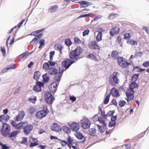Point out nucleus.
<instances>
[{
	"label": "nucleus",
	"instance_id": "f257e3e1",
	"mask_svg": "<svg viewBox=\"0 0 149 149\" xmlns=\"http://www.w3.org/2000/svg\"><path fill=\"white\" fill-rule=\"evenodd\" d=\"M119 73L116 72H113L112 75H110L109 78V82L110 85L112 86H115L116 84H118L119 79L117 77V74Z\"/></svg>",
	"mask_w": 149,
	"mask_h": 149
},
{
	"label": "nucleus",
	"instance_id": "f03ea898",
	"mask_svg": "<svg viewBox=\"0 0 149 149\" xmlns=\"http://www.w3.org/2000/svg\"><path fill=\"white\" fill-rule=\"evenodd\" d=\"M2 128L0 129L1 134L4 137L6 135L10 132L11 127L10 125L6 123H3Z\"/></svg>",
	"mask_w": 149,
	"mask_h": 149
},
{
	"label": "nucleus",
	"instance_id": "7ed1b4c3",
	"mask_svg": "<svg viewBox=\"0 0 149 149\" xmlns=\"http://www.w3.org/2000/svg\"><path fill=\"white\" fill-rule=\"evenodd\" d=\"M44 98L47 103L50 105L52 104L55 100V98L53 96L52 93L49 91L45 93Z\"/></svg>",
	"mask_w": 149,
	"mask_h": 149
},
{
	"label": "nucleus",
	"instance_id": "20e7f679",
	"mask_svg": "<svg viewBox=\"0 0 149 149\" xmlns=\"http://www.w3.org/2000/svg\"><path fill=\"white\" fill-rule=\"evenodd\" d=\"M83 51L80 47H77L74 50H72L69 53L72 57L79 58V56L83 52Z\"/></svg>",
	"mask_w": 149,
	"mask_h": 149
},
{
	"label": "nucleus",
	"instance_id": "39448f33",
	"mask_svg": "<svg viewBox=\"0 0 149 149\" xmlns=\"http://www.w3.org/2000/svg\"><path fill=\"white\" fill-rule=\"evenodd\" d=\"M36 84L33 87V90L36 92H40L42 91L41 87H43L45 86V83L42 81L36 80Z\"/></svg>",
	"mask_w": 149,
	"mask_h": 149
},
{
	"label": "nucleus",
	"instance_id": "423d86ee",
	"mask_svg": "<svg viewBox=\"0 0 149 149\" xmlns=\"http://www.w3.org/2000/svg\"><path fill=\"white\" fill-rule=\"evenodd\" d=\"M49 112V111L48 109L46 110L43 109L40 110L36 113L35 116L37 119H41L45 117Z\"/></svg>",
	"mask_w": 149,
	"mask_h": 149
},
{
	"label": "nucleus",
	"instance_id": "0eeeda50",
	"mask_svg": "<svg viewBox=\"0 0 149 149\" xmlns=\"http://www.w3.org/2000/svg\"><path fill=\"white\" fill-rule=\"evenodd\" d=\"M59 83L56 82H53L48 86L50 92L54 94L56 91Z\"/></svg>",
	"mask_w": 149,
	"mask_h": 149
},
{
	"label": "nucleus",
	"instance_id": "6e6552de",
	"mask_svg": "<svg viewBox=\"0 0 149 149\" xmlns=\"http://www.w3.org/2000/svg\"><path fill=\"white\" fill-rule=\"evenodd\" d=\"M81 126L84 129H88L90 128L91 124L90 120L88 119H82L80 120Z\"/></svg>",
	"mask_w": 149,
	"mask_h": 149
},
{
	"label": "nucleus",
	"instance_id": "1a4fd4ad",
	"mask_svg": "<svg viewBox=\"0 0 149 149\" xmlns=\"http://www.w3.org/2000/svg\"><path fill=\"white\" fill-rule=\"evenodd\" d=\"M68 125L70 127L71 129L73 131L77 132L80 128L79 125L76 122H72L70 123H68Z\"/></svg>",
	"mask_w": 149,
	"mask_h": 149
},
{
	"label": "nucleus",
	"instance_id": "9d476101",
	"mask_svg": "<svg viewBox=\"0 0 149 149\" xmlns=\"http://www.w3.org/2000/svg\"><path fill=\"white\" fill-rule=\"evenodd\" d=\"M110 96L112 95L114 97H118L120 96L118 90L115 87H113L110 90V92L108 93Z\"/></svg>",
	"mask_w": 149,
	"mask_h": 149
},
{
	"label": "nucleus",
	"instance_id": "9b49d317",
	"mask_svg": "<svg viewBox=\"0 0 149 149\" xmlns=\"http://www.w3.org/2000/svg\"><path fill=\"white\" fill-rule=\"evenodd\" d=\"M20 132V131L19 130H15L12 131L8 133L6 135V137L7 136L9 137L11 140H13L14 138V137H16L17 136V134Z\"/></svg>",
	"mask_w": 149,
	"mask_h": 149
},
{
	"label": "nucleus",
	"instance_id": "f8f14e48",
	"mask_svg": "<svg viewBox=\"0 0 149 149\" xmlns=\"http://www.w3.org/2000/svg\"><path fill=\"white\" fill-rule=\"evenodd\" d=\"M74 135L79 140L84 139L81 141L82 143H84L86 140V137L84 136L82 134L79 132H77L74 133Z\"/></svg>",
	"mask_w": 149,
	"mask_h": 149
},
{
	"label": "nucleus",
	"instance_id": "ddd939ff",
	"mask_svg": "<svg viewBox=\"0 0 149 149\" xmlns=\"http://www.w3.org/2000/svg\"><path fill=\"white\" fill-rule=\"evenodd\" d=\"M33 128V126L30 124H28L23 129V132L26 135L29 134L32 130Z\"/></svg>",
	"mask_w": 149,
	"mask_h": 149
},
{
	"label": "nucleus",
	"instance_id": "4468645a",
	"mask_svg": "<svg viewBox=\"0 0 149 149\" xmlns=\"http://www.w3.org/2000/svg\"><path fill=\"white\" fill-rule=\"evenodd\" d=\"M51 130L52 131L56 132H59L61 131L62 128L60 125L57 123H54L50 126Z\"/></svg>",
	"mask_w": 149,
	"mask_h": 149
},
{
	"label": "nucleus",
	"instance_id": "2eb2a0df",
	"mask_svg": "<svg viewBox=\"0 0 149 149\" xmlns=\"http://www.w3.org/2000/svg\"><path fill=\"white\" fill-rule=\"evenodd\" d=\"M25 114L24 112L23 111H20L19 113L16 116L15 120L17 122L21 121L24 117Z\"/></svg>",
	"mask_w": 149,
	"mask_h": 149
},
{
	"label": "nucleus",
	"instance_id": "dca6fc26",
	"mask_svg": "<svg viewBox=\"0 0 149 149\" xmlns=\"http://www.w3.org/2000/svg\"><path fill=\"white\" fill-rule=\"evenodd\" d=\"M104 31V30L102 28H100L97 29V32L98 33L96 38L97 42H99L102 40V32Z\"/></svg>",
	"mask_w": 149,
	"mask_h": 149
},
{
	"label": "nucleus",
	"instance_id": "f3484780",
	"mask_svg": "<svg viewBox=\"0 0 149 149\" xmlns=\"http://www.w3.org/2000/svg\"><path fill=\"white\" fill-rule=\"evenodd\" d=\"M70 54H69V58H68V61H69L70 66L73 63H76L81 58H77L73 56V57L71 56Z\"/></svg>",
	"mask_w": 149,
	"mask_h": 149
},
{
	"label": "nucleus",
	"instance_id": "a211bd4d",
	"mask_svg": "<svg viewBox=\"0 0 149 149\" xmlns=\"http://www.w3.org/2000/svg\"><path fill=\"white\" fill-rule=\"evenodd\" d=\"M119 28L117 26L113 27L109 32L110 35L111 36H113L115 35L118 34L119 32Z\"/></svg>",
	"mask_w": 149,
	"mask_h": 149
},
{
	"label": "nucleus",
	"instance_id": "6ab92c4d",
	"mask_svg": "<svg viewBox=\"0 0 149 149\" xmlns=\"http://www.w3.org/2000/svg\"><path fill=\"white\" fill-rule=\"evenodd\" d=\"M80 5L81 8H84L87 7L89 5H92V3L91 2H89L84 1H81L78 2Z\"/></svg>",
	"mask_w": 149,
	"mask_h": 149
},
{
	"label": "nucleus",
	"instance_id": "aec40b11",
	"mask_svg": "<svg viewBox=\"0 0 149 149\" xmlns=\"http://www.w3.org/2000/svg\"><path fill=\"white\" fill-rule=\"evenodd\" d=\"M89 47L92 49H99L100 47L97 45L95 41L94 42L91 41V43L88 45Z\"/></svg>",
	"mask_w": 149,
	"mask_h": 149
},
{
	"label": "nucleus",
	"instance_id": "412c9836",
	"mask_svg": "<svg viewBox=\"0 0 149 149\" xmlns=\"http://www.w3.org/2000/svg\"><path fill=\"white\" fill-rule=\"evenodd\" d=\"M68 61V58H67L62 62V66L65 69V71L70 67L69 61Z\"/></svg>",
	"mask_w": 149,
	"mask_h": 149
},
{
	"label": "nucleus",
	"instance_id": "4be33fe9",
	"mask_svg": "<svg viewBox=\"0 0 149 149\" xmlns=\"http://www.w3.org/2000/svg\"><path fill=\"white\" fill-rule=\"evenodd\" d=\"M10 118L8 115L2 114L0 116V122L3 123L5 120L6 123L7 122Z\"/></svg>",
	"mask_w": 149,
	"mask_h": 149
},
{
	"label": "nucleus",
	"instance_id": "5701e85b",
	"mask_svg": "<svg viewBox=\"0 0 149 149\" xmlns=\"http://www.w3.org/2000/svg\"><path fill=\"white\" fill-rule=\"evenodd\" d=\"M48 72L51 75H54L57 74L58 70L54 67H51L48 70Z\"/></svg>",
	"mask_w": 149,
	"mask_h": 149
},
{
	"label": "nucleus",
	"instance_id": "b1692460",
	"mask_svg": "<svg viewBox=\"0 0 149 149\" xmlns=\"http://www.w3.org/2000/svg\"><path fill=\"white\" fill-rule=\"evenodd\" d=\"M58 9L59 8L58 6L56 5H54L50 7L48 12L52 13L56 12Z\"/></svg>",
	"mask_w": 149,
	"mask_h": 149
},
{
	"label": "nucleus",
	"instance_id": "393cba45",
	"mask_svg": "<svg viewBox=\"0 0 149 149\" xmlns=\"http://www.w3.org/2000/svg\"><path fill=\"white\" fill-rule=\"evenodd\" d=\"M97 132V130L95 128H90L88 129V134L91 136H95Z\"/></svg>",
	"mask_w": 149,
	"mask_h": 149
},
{
	"label": "nucleus",
	"instance_id": "a878e982",
	"mask_svg": "<svg viewBox=\"0 0 149 149\" xmlns=\"http://www.w3.org/2000/svg\"><path fill=\"white\" fill-rule=\"evenodd\" d=\"M87 58L89 59L92 60L94 61H95L98 62V60L96 58V56L92 53H90L87 55Z\"/></svg>",
	"mask_w": 149,
	"mask_h": 149
},
{
	"label": "nucleus",
	"instance_id": "bb28decb",
	"mask_svg": "<svg viewBox=\"0 0 149 149\" xmlns=\"http://www.w3.org/2000/svg\"><path fill=\"white\" fill-rule=\"evenodd\" d=\"M47 75V74L46 73L42 75V77L43 78L42 82H44L45 83H48L49 80V77Z\"/></svg>",
	"mask_w": 149,
	"mask_h": 149
},
{
	"label": "nucleus",
	"instance_id": "cd10ccee",
	"mask_svg": "<svg viewBox=\"0 0 149 149\" xmlns=\"http://www.w3.org/2000/svg\"><path fill=\"white\" fill-rule=\"evenodd\" d=\"M40 76V72L39 71H36L34 73L33 79L36 80H38Z\"/></svg>",
	"mask_w": 149,
	"mask_h": 149
},
{
	"label": "nucleus",
	"instance_id": "c85d7f7f",
	"mask_svg": "<svg viewBox=\"0 0 149 149\" xmlns=\"http://www.w3.org/2000/svg\"><path fill=\"white\" fill-rule=\"evenodd\" d=\"M139 86L136 82L131 81V83L129 84V88L132 89L138 88Z\"/></svg>",
	"mask_w": 149,
	"mask_h": 149
},
{
	"label": "nucleus",
	"instance_id": "c756f323",
	"mask_svg": "<svg viewBox=\"0 0 149 149\" xmlns=\"http://www.w3.org/2000/svg\"><path fill=\"white\" fill-rule=\"evenodd\" d=\"M62 130L64 132L67 134L70 133L71 132V129L66 125L63 126Z\"/></svg>",
	"mask_w": 149,
	"mask_h": 149
},
{
	"label": "nucleus",
	"instance_id": "7c9ffc66",
	"mask_svg": "<svg viewBox=\"0 0 149 149\" xmlns=\"http://www.w3.org/2000/svg\"><path fill=\"white\" fill-rule=\"evenodd\" d=\"M127 43L132 46H135L137 45L138 43L137 41L134 40V39H128L127 41Z\"/></svg>",
	"mask_w": 149,
	"mask_h": 149
},
{
	"label": "nucleus",
	"instance_id": "2f4dec72",
	"mask_svg": "<svg viewBox=\"0 0 149 149\" xmlns=\"http://www.w3.org/2000/svg\"><path fill=\"white\" fill-rule=\"evenodd\" d=\"M119 55L118 52L116 50H113L111 52V56L114 59L117 58Z\"/></svg>",
	"mask_w": 149,
	"mask_h": 149
},
{
	"label": "nucleus",
	"instance_id": "473e14b6",
	"mask_svg": "<svg viewBox=\"0 0 149 149\" xmlns=\"http://www.w3.org/2000/svg\"><path fill=\"white\" fill-rule=\"evenodd\" d=\"M139 76V73L133 74L131 77V81L136 82L138 79Z\"/></svg>",
	"mask_w": 149,
	"mask_h": 149
},
{
	"label": "nucleus",
	"instance_id": "72a5a7b5",
	"mask_svg": "<svg viewBox=\"0 0 149 149\" xmlns=\"http://www.w3.org/2000/svg\"><path fill=\"white\" fill-rule=\"evenodd\" d=\"M128 92H126L125 93L126 94H127L129 96L132 97H134V89L130 88V89L128 90Z\"/></svg>",
	"mask_w": 149,
	"mask_h": 149
},
{
	"label": "nucleus",
	"instance_id": "f704fd0d",
	"mask_svg": "<svg viewBox=\"0 0 149 149\" xmlns=\"http://www.w3.org/2000/svg\"><path fill=\"white\" fill-rule=\"evenodd\" d=\"M131 64V63L130 62H123L119 66L122 68H126L128 67L129 65Z\"/></svg>",
	"mask_w": 149,
	"mask_h": 149
},
{
	"label": "nucleus",
	"instance_id": "c9c22d12",
	"mask_svg": "<svg viewBox=\"0 0 149 149\" xmlns=\"http://www.w3.org/2000/svg\"><path fill=\"white\" fill-rule=\"evenodd\" d=\"M24 124V123L22 122H20L16 124L15 128L17 130H21L22 129Z\"/></svg>",
	"mask_w": 149,
	"mask_h": 149
},
{
	"label": "nucleus",
	"instance_id": "e433bc0d",
	"mask_svg": "<svg viewBox=\"0 0 149 149\" xmlns=\"http://www.w3.org/2000/svg\"><path fill=\"white\" fill-rule=\"evenodd\" d=\"M96 125L98 127V131L100 133H102L104 132V127H103L102 126H100L98 124H96Z\"/></svg>",
	"mask_w": 149,
	"mask_h": 149
},
{
	"label": "nucleus",
	"instance_id": "4c0bfd02",
	"mask_svg": "<svg viewBox=\"0 0 149 149\" xmlns=\"http://www.w3.org/2000/svg\"><path fill=\"white\" fill-rule=\"evenodd\" d=\"M65 43L67 46L69 47L72 44V42L70 38H68L65 40Z\"/></svg>",
	"mask_w": 149,
	"mask_h": 149
},
{
	"label": "nucleus",
	"instance_id": "58836bf2",
	"mask_svg": "<svg viewBox=\"0 0 149 149\" xmlns=\"http://www.w3.org/2000/svg\"><path fill=\"white\" fill-rule=\"evenodd\" d=\"M110 96L109 94H108L105 98L104 100V103L105 104H108L109 101L110 97Z\"/></svg>",
	"mask_w": 149,
	"mask_h": 149
},
{
	"label": "nucleus",
	"instance_id": "ea45409f",
	"mask_svg": "<svg viewBox=\"0 0 149 149\" xmlns=\"http://www.w3.org/2000/svg\"><path fill=\"white\" fill-rule=\"evenodd\" d=\"M118 103L119 106L121 107L125 106L126 104V102L125 101L122 100H120Z\"/></svg>",
	"mask_w": 149,
	"mask_h": 149
},
{
	"label": "nucleus",
	"instance_id": "a19ab883",
	"mask_svg": "<svg viewBox=\"0 0 149 149\" xmlns=\"http://www.w3.org/2000/svg\"><path fill=\"white\" fill-rule=\"evenodd\" d=\"M67 142L68 143L70 144H73L74 140L73 139H71V136L68 135V137L67 138Z\"/></svg>",
	"mask_w": 149,
	"mask_h": 149
},
{
	"label": "nucleus",
	"instance_id": "79ce46f5",
	"mask_svg": "<svg viewBox=\"0 0 149 149\" xmlns=\"http://www.w3.org/2000/svg\"><path fill=\"white\" fill-rule=\"evenodd\" d=\"M123 57L121 56H118L117 58L116 59L118 60L117 62L119 65H120L123 62Z\"/></svg>",
	"mask_w": 149,
	"mask_h": 149
},
{
	"label": "nucleus",
	"instance_id": "37998d69",
	"mask_svg": "<svg viewBox=\"0 0 149 149\" xmlns=\"http://www.w3.org/2000/svg\"><path fill=\"white\" fill-rule=\"evenodd\" d=\"M50 66L48 62H45L43 64V68L44 69H47L48 70L50 68Z\"/></svg>",
	"mask_w": 149,
	"mask_h": 149
},
{
	"label": "nucleus",
	"instance_id": "c03bdc74",
	"mask_svg": "<svg viewBox=\"0 0 149 149\" xmlns=\"http://www.w3.org/2000/svg\"><path fill=\"white\" fill-rule=\"evenodd\" d=\"M55 75V76L54 77V80L55 81V82L58 83H59V82L60 81L61 78L62 77H60V75H59L58 76L57 75H56V74Z\"/></svg>",
	"mask_w": 149,
	"mask_h": 149
},
{
	"label": "nucleus",
	"instance_id": "a18cd8bd",
	"mask_svg": "<svg viewBox=\"0 0 149 149\" xmlns=\"http://www.w3.org/2000/svg\"><path fill=\"white\" fill-rule=\"evenodd\" d=\"M141 68H140L138 66H133V71L135 70L136 72H141Z\"/></svg>",
	"mask_w": 149,
	"mask_h": 149
},
{
	"label": "nucleus",
	"instance_id": "49530a36",
	"mask_svg": "<svg viewBox=\"0 0 149 149\" xmlns=\"http://www.w3.org/2000/svg\"><path fill=\"white\" fill-rule=\"evenodd\" d=\"M117 14H114L113 13H110L108 16V18L109 19H112L116 17V16L117 15Z\"/></svg>",
	"mask_w": 149,
	"mask_h": 149
},
{
	"label": "nucleus",
	"instance_id": "de8ad7c7",
	"mask_svg": "<svg viewBox=\"0 0 149 149\" xmlns=\"http://www.w3.org/2000/svg\"><path fill=\"white\" fill-rule=\"evenodd\" d=\"M58 70V74L59 75H60V77H62L64 71V69L62 67H59Z\"/></svg>",
	"mask_w": 149,
	"mask_h": 149
},
{
	"label": "nucleus",
	"instance_id": "09e8293b",
	"mask_svg": "<svg viewBox=\"0 0 149 149\" xmlns=\"http://www.w3.org/2000/svg\"><path fill=\"white\" fill-rule=\"evenodd\" d=\"M116 124V122H113V121H111L109 123L108 127H112L114 126Z\"/></svg>",
	"mask_w": 149,
	"mask_h": 149
},
{
	"label": "nucleus",
	"instance_id": "8fccbe9b",
	"mask_svg": "<svg viewBox=\"0 0 149 149\" xmlns=\"http://www.w3.org/2000/svg\"><path fill=\"white\" fill-rule=\"evenodd\" d=\"M74 41L76 44H79L81 43V40L77 37H75L74 38Z\"/></svg>",
	"mask_w": 149,
	"mask_h": 149
},
{
	"label": "nucleus",
	"instance_id": "3c124183",
	"mask_svg": "<svg viewBox=\"0 0 149 149\" xmlns=\"http://www.w3.org/2000/svg\"><path fill=\"white\" fill-rule=\"evenodd\" d=\"M35 111V109L33 107H30L28 110V112L30 114H32Z\"/></svg>",
	"mask_w": 149,
	"mask_h": 149
},
{
	"label": "nucleus",
	"instance_id": "603ef678",
	"mask_svg": "<svg viewBox=\"0 0 149 149\" xmlns=\"http://www.w3.org/2000/svg\"><path fill=\"white\" fill-rule=\"evenodd\" d=\"M142 54H143V52H136L134 54V58H135L136 57H141V56Z\"/></svg>",
	"mask_w": 149,
	"mask_h": 149
},
{
	"label": "nucleus",
	"instance_id": "864d4df0",
	"mask_svg": "<svg viewBox=\"0 0 149 149\" xmlns=\"http://www.w3.org/2000/svg\"><path fill=\"white\" fill-rule=\"evenodd\" d=\"M22 140L21 141L20 143L22 144H26L27 142V138L26 137H23Z\"/></svg>",
	"mask_w": 149,
	"mask_h": 149
},
{
	"label": "nucleus",
	"instance_id": "5fc2aeb1",
	"mask_svg": "<svg viewBox=\"0 0 149 149\" xmlns=\"http://www.w3.org/2000/svg\"><path fill=\"white\" fill-rule=\"evenodd\" d=\"M37 97L36 96H34L33 98H29V101L33 103H35Z\"/></svg>",
	"mask_w": 149,
	"mask_h": 149
},
{
	"label": "nucleus",
	"instance_id": "6e6d98bb",
	"mask_svg": "<svg viewBox=\"0 0 149 149\" xmlns=\"http://www.w3.org/2000/svg\"><path fill=\"white\" fill-rule=\"evenodd\" d=\"M0 47H1L0 50H1V52H2V54H3V56H5L6 55V51L4 47H3L2 46H1Z\"/></svg>",
	"mask_w": 149,
	"mask_h": 149
},
{
	"label": "nucleus",
	"instance_id": "4d7b16f0",
	"mask_svg": "<svg viewBox=\"0 0 149 149\" xmlns=\"http://www.w3.org/2000/svg\"><path fill=\"white\" fill-rule=\"evenodd\" d=\"M131 37L130 34L129 33H127L124 34V39H129Z\"/></svg>",
	"mask_w": 149,
	"mask_h": 149
},
{
	"label": "nucleus",
	"instance_id": "13d9d810",
	"mask_svg": "<svg viewBox=\"0 0 149 149\" xmlns=\"http://www.w3.org/2000/svg\"><path fill=\"white\" fill-rule=\"evenodd\" d=\"M115 110H110L107 113V115L109 116H113V114L115 113Z\"/></svg>",
	"mask_w": 149,
	"mask_h": 149
},
{
	"label": "nucleus",
	"instance_id": "bf43d9fd",
	"mask_svg": "<svg viewBox=\"0 0 149 149\" xmlns=\"http://www.w3.org/2000/svg\"><path fill=\"white\" fill-rule=\"evenodd\" d=\"M27 52H24L22 54H20L19 56V57L23 59L25 56H27Z\"/></svg>",
	"mask_w": 149,
	"mask_h": 149
},
{
	"label": "nucleus",
	"instance_id": "052dcab7",
	"mask_svg": "<svg viewBox=\"0 0 149 149\" xmlns=\"http://www.w3.org/2000/svg\"><path fill=\"white\" fill-rule=\"evenodd\" d=\"M63 48V47L62 45L58 44L55 47V49L56 50L59 51L61 50H62Z\"/></svg>",
	"mask_w": 149,
	"mask_h": 149
},
{
	"label": "nucleus",
	"instance_id": "680f3d73",
	"mask_svg": "<svg viewBox=\"0 0 149 149\" xmlns=\"http://www.w3.org/2000/svg\"><path fill=\"white\" fill-rule=\"evenodd\" d=\"M126 95L127 96V98H125V99L127 101V102L131 101L133 100L134 98V97H132L130 96H129L127 94H126Z\"/></svg>",
	"mask_w": 149,
	"mask_h": 149
},
{
	"label": "nucleus",
	"instance_id": "e2e57ef3",
	"mask_svg": "<svg viewBox=\"0 0 149 149\" xmlns=\"http://www.w3.org/2000/svg\"><path fill=\"white\" fill-rule=\"evenodd\" d=\"M43 35V33H40L38 35H36V36L35 37V39H36L37 40L40 39L41 38L42 36Z\"/></svg>",
	"mask_w": 149,
	"mask_h": 149
},
{
	"label": "nucleus",
	"instance_id": "0e129e2a",
	"mask_svg": "<svg viewBox=\"0 0 149 149\" xmlns=\"http://www.w3.org/2000/svg\"><path fill=\"white\" fill-rule=\"evenodd\" d=\"M97 121H98L101 124H102L105 121L103 119L102 117H99L98 118Z\"/></svg>",
	"mask_w": 149,
	"mask_h": 149
},
{
	"label": "nucleus",
	"instance_id": "69168bd1",
	"mask_svg": "<svg viewBox=\"0 0 149 149\" xmlns=\"http://www.w3.org/2000/svg\"><path fill=\"white\" fill-rule=\"evenodd\" d=\"M39 145L38 143L37 142H31L30 145V147H32L35 146H36Z\"/></svg>",
	"mask_w": 149,
	"mask_h": 149
},
{
	"label": "nucleus",
	"instance_id": "338daca9",
	"mask_svg": "<svg viewBox=\"0 0 149 149\" xmlns=\"http://www.w3.org/2000/svg\"><path fill=\"white\" fill-rule=\"evenodd\" d=\"M2 147V149H9L10 147L9 146H7V145L6 144H3L1 146Z\"/></svg>",
	"mask_w": 149,
	"mask_h": 149
},
{
	"label": "nucleus",
	"instance_id": "774afa93",
	"mask_svg": "<svg viewBox=\"0 0 149 149\" xmlns=\"http://www.w3.org/2000/svg\"><path fill=\"white\" fill-rule=\"evenodd\" d=\"M142 65L145 67H147L149 66V61H146L142 64Z\"/></svg>",
	"mask_w": 149,
	"mask_h": 149
}]
</instances>
